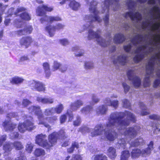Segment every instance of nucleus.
<instances>
[{
  "instance_id": "nucleus-1",
  "label": "nucleus",
  "mask_w": 160,
  "mask_h": 160,
  "mask_svg": "<svg viewBox=\"0 0 160 160\" xmlns=\"http://www.w3.org/2000/svg\"><path fill=\"white\" fill-rule=\"evenodd\" d=\"M130 120L135 123L136 120L135 116L129 111L112 112L110 114L108 122L105 125L107 131H105L103 129L102 124H98L95 127V130L91 132V136L94 137L101 135L104 132L107 139L111 141H113L118 137L117 133L113 130L116 124L118 123L117 127H126L129 125Z\"/></svg>"
},
{
  "instance_id": "nucleus-2",
  "label": "nucleus",
  "mask_w": 160,
  "mask_h": 160,
  "mask_svg": "<svg viewBox=\"0 0 160 160\" xmlns=\"http://www.w3.org/2000/svg\"><path fill=\"white\" fill-rule=\"evenodd\" d=\"M43 137L42 135H38L36 137V143L47 149H50L56 144L58 139L64 140L67 138L68 136L64 130L61 129L58 132H53L48 135V142L46 140H44Z\"/></svg>"
},
{
  "instance_id": "nucleus-3",
  "label": "nucleus",
  "mask_w": 160,
  "mask_h": 160,
  "mask_svg": "<svg viewBox=\"0 0 160 160\" xmlns=\"http://www.w3.org/2000/svg\"><path fill=\"white\" fill-rule=\"evenodd\" d=\"M100 33L101 31L100 30H98L96 32H94L92 30H89L88 36V39L91 40L93 38H96L98 43L101 46L104 47L107 46L109 42H106L105 40L101 38Z\"/></svg>"
},
{
  "instance_id": "nucleus-4",
  "label": "nucleus",
  "mask_w": 160,
  "mask_h": 160,
  "mask_svg": "<svg viewBox=\"0 0 160 160\" xmlns=\"http://www.w3.org/2000/svg\"><path fill=\"white\" fill-rule=\"evenodd\" d=\"M120 0H105L102 6V13L107 12V14L103 18L105 25L107 26L109 23V7L110 5L115 3L116 2H118Z\"/></svg>"
},
{
  "instance_id": "nucleus-5",
  "label": "nucleus",
  "mask_w": 160,
  "mask_h": 160,
  "mask_svg": "<svg viewBox=\"0 0 160 160\" xmlns=\"http://www.w3.org/2000/svg\"><path fill=\"white\" fill-rule=\"evenodd\" d=\"M98 4V2L94 0L90 2L89 10L94 14V16H93L92 15L86 16V17H88V19H91L90 21V23L93 21H96L100 22L101 21L100 17L98 16L99 12L96 9Z\"/></svg>"
},
{
  "instance_id": "nucleus-6",
  "label": "nucleus",
  "mask_w": 160,
  "mask_h": 160,
  "mask_svg": "<svg viewBox=\"0 0 160 160\" xmlns=\"http://www.w3.org/2000/svg\"><path fill=\"white\" fill-rule=\"evenodd\" d=\"M141 128L139 126H134L127 128L123 132L124 135L132 139L135 138L140 131Z\"/></svg>"
},
{
  "instance_id": "nucleus-7",
  "label": "nucleus",
  "mask_w": 160,
  "mask_h": 160,
  "mask_svg": "<svg viewBox=\"0 0 160 160\" xmlns=\"http://www.w3.org/2000/svg\"><path fill=\"white\" fill-rule=\"evenodd\" d=\"M26 10V9L23 7H19L14 12V14L16 16H19L22 20L28 21L31 20V16Z\"/></svg>"
},
{
  "instance_id": "nucleus-8",
  "label": "nucleus",
  "mask_w": 160,
  "mask_h": 160,
  "mask_svg": "<svg viewBox=\"0 0 160 160\" xmlns=\"http://www.w3.org/2000/svg\"><path fill=\"white\" fill-rule=\"evenodd\" d=\"M58 120V117L56 115L46 117H44V118H42L40 122H39L38 124L42 125L48 129H50L51 126L48 123L53 124Z\"/></svg>"
},
{
  "instance_id": "nucleus-9",
  "label": "nucleus",
  "mask_w": 160,
  "mask_h": 160,
  "mask_svg": "<svg viewBox=\"0 0 160 160\" xmlns=\"http://www.w3.org/2000/svg\"><path fill=\"white\" fill-rule=\"evenodd\" d=\"M64 27V25L62 24L58 23L55 26H52L51 25H48L45 28L46 30L48 31L50 36L51 37L53 36L54 34V32L56 30H60L62 29Z\"/></svg>"
},
{
  "instance_id": "nucleus-10",
  "label": "nucleus",
  "mask_w": 160,
  "mask_h": 160,
  "mask_svg": "<svg viewBox=\"0 0 160 160\" xmlns=\"http://www.w3.org/2000/svg\"><path fill=\"white\" fill-rule=\"evenodd\" d=\"M53 8L48 7L45 5H42V6H39L38 7L36 10L37 15L42 16L44 15H46L45 12H51L53 10Z\"/></svg>"
},
{
  "instance_id": "nucleus-11",
  "label": "nucleus",
  "mask_w": 160,
  "mask_h": 160,
  "mask_svg": "<svg viewBox=\"0 0 160 160\" xmlns=\"http://www.w3.org/2000/svg\"><path fill=\"white\" fill-rule=\"evenodd\" d=\"M28 109L31 112H33L37 116L39 122H40L42 118H44V115L42 113L40 106H32L30 107Z\"/></svg>"
},
{
  "instance_id": "nucleus-12",
  "label": "nucleus",
  "mask_w": 160,
  "mask_h": 160,
  "mask_svg": "<svg viewBox=\"0 0 160 160\" xmlns=\"http://www.w3.org/2000/svg\"><path fill=\"white\" fill-rule=\"evenodd\" d=\"M33 40L30 36H24L21 38L19 41L21 46H24L25 48H28L33 42Z\"/></svg>"
},
{
  "instance_id": "nucleus-13",
  "label": "nucleus",
  "mask_w": 160,
  "mask_h": 160,
  "mask_svg": "<svg viewBox=\"0 0 160 160\" xmlns=\"http://www.w3.org/2000/svg\"><path fill=\"white\" fill-rule=\"evenodd\" d=\"M132 70H129L127 72V75L128 79L130 80H132L134 86L136 88H138L141 84V80L138 77L135 76L132 77Z\"/></svg>"
},
{
  "instance_id": "nucleus-14",
  "label": "nucleus",
  "mask_w": 160,
  "mask_h": 160,
  "mask_svg": "<svg viewBox=\"0 0 160 160\" xmlns=\"http://www.w3.org/2000/svg\"><path fill=\"white\" fill-rule=\"evenodd\" d=\"M30 85L32 89H35L38 92H44L45 90L44 84L39 81L33 80Z\"/></svg>"
},
{
  "instance_id": "nucleus-15",
  "label": "nucleus",
  "mask_w": 160,
  "mask_h": 160,
  "mask_svg": "<svg viewBox=\"0 0 160 160\" xmlns=\"http://www.w3.org/2000/svg\"><path fill=\"white\" fill-rule=\"evenodd\" d=\"M61 18L59 16H48L45 15V17L41 18L40 21L41 23H43L45 22H47L48 23H52L53 22L61 21Z\"/></svg>"
},
{
  "instance_id": "nucleus-16",
  "label": "nucleus",
  "mask_w": 160,
  "mask_h": 160,
  "mask_svg": "<svg viewBox=\"0 0 160 160\" xmlns=\"http://www.w3.org/2000/svg\"><path fill=\"white\" fill-rule=\"evenodd\" d=\"M2 126L6 132L12 131L16 127L17 124L10 120H5L2 123Z\"/></svg>"
},
{
  "instance_id": "nucleus-17",
  "label": "nucleus",
  "mask_w": 160,
  "mask_h": 160,
  "mask_svg": "<svg viewBox=\"0 0 160 160\" xmlns=\"http://www.w3.org/2000/svg\"><path fill=\"white\" fill-rule=\"evenodd\" d=\"M154 148L153 142L152 141H151L148 145V147L147 148L141 150V156L146 157L149 155Z\"/></svg>"
},
{
  "instance_id": "nucleus-18",
  "label": "nucleus",
  "mask_w": 160,
  "mask_h": 160,
  "mask_svg": "<svg viewBox=\"0 0 160 160\" xmlns=\"http://www.w3.org/2000/svg\"><path fill=\"white\" fill-rule=\"evenodd\" d=\"M124 17L126 18L128 17H129L132 21L135 19L137 20H141L142 19V16L139 12H137L133 13L132 12H126L124 16Z\"/></svg>"
},
{
  "instance_id": "nucleus-19",
  "label": "nucleus",
  "mask_w": 160,
  "mask_h": 160,
  "mask_svg": "<svg viewBox=\"0 0 160 160\" xmlns=\"http://www.w3.org/2000/svg\"><path fill=\"white\" fill-rule=\"evenodd\" d=\"M107 155L110 159H114L117 156L116 149L112 147H109L107 151Z\"/></svg>"
},
{
  "instance_id": "nucleus-20",
  "label": "nucleus",
  "mask_w": 160,
  "mask_h": 160,
  "mask_svg": "<svg viewBox=\"0 0 160 160\" xmlns=\"http://www.w3.org/2000/svg\"><path fill=\"white\" fill-rule=\"evenodd\" d=\"M125 40V38L123 35L121 33L116 34L113 39L114 42L116 44L122 43Z\"/></svg>"
},
{
  "instance_id": "nucleus-21",
  "label": "nucleus",
  "mask_w": 160,
  "mask_h": 160,
  "mask_svg": "<svg viewBox=\"0 0 160 160\" xmlns=\"http://www.w3.org/2000/svg\"><path fill=\"white\" fill-rule=\"evenodd\" d=\"M127 57L124 55H121L118 57L117 60L113 61V63L115 64L117 62L122 65H125L127 62Z\"/></svg>"
},
{
  "instance_id": "nucleus-22",
  "label": "nucleus",
  "mask_w": 160,
  "mask_h": 160,
  "mask_svg": "<svg viewBox=\"0 0 160 160\" xmlns=\"http://www.w3.org/2000/svg\"><path fill=\"white\" fill-rule=\"evenodd\" d=\"M79 148V143L76 141L72 142L71 146L67 149L68 153L71 154L75 150V149H78Z\"/></svg>"
},
{
  "instance_id": "nucleus-23",
  "label": "nucleus",
  "mask_w": 160,
  "mask_h": 160,
  "mask_svg": "<svg viewBox=\"0 0 160 160\" xmlns=\"http://www.w3.org/2000/svg\"><path fill=\"white\" fill-rule=\"evenodd\" d=\"M154 63L153 62L149 61L148 65L146 66V73L147 75H150L152 74L154 71Z\"/></svg>"
},
{
  "instance_id": "nucleus-24",
  "label": "nucleus",
  "mask_w": 160,
  "mask_h": 160,
  "mask_svg": "<svg viewBox=\"0 0 160 160\" xmlns=\"http://www.w3.org/2000/svg\"><path fill=\"white\" fill-rule=\"evenodd\" d=\"M144 38L143 35L140 34H138L131 40V42L134 45H136L140 43Z\"/></svg>"
},
{
  "instance_id": "nucleus-25",
  "label": "nucleus",
  "mask_w": 160,
  "mask_h": 160,
  "mask_svg": "<svg viewBox=\"0 0 160 160\" xmlns=\"http://www.w3.org/2000/svg\"><path fill=\"white\" fill-rule=\"evenodd\" d=\"M24 81V79L21 77L15 76L11 78L10 82L12 84L18 85L22 83Z\"/></svg>"
},
{
  "instance_id": "nucleus-26",
  "label": "nucleus",
  "mask_w": 160,
  "mask_h": 160,
  "mask_svg": "<svg viewBox=\"0 0 160 160\" xmlns=\"http://www.w3.org/2000/svg\"><path fill=\"white\" fill-rule=\"evenodd\" d=\"M131 154L132 159L138 158L141 156V150L138 148L133 149L131 152Z\"/></svg>"
},
{
  "instance_id": "nucleus-27",
  "label": "nucleus",
  "mask_w": 160,
  "mask_h": 160,
  "mask_svg": "<svg viewBox=\"0 0 160 160\" xmlns=\"http://www.w3.org/2000/svg\"><path fill=\"white\" fill-rule=\"evenodd\" d=\"M27 130L31 131L36 128L32 122L29 119H27L23 122Z\"/></svg>"
},
{
  "instance_id": "nucleus-28",
  "label": "nucleus",
  "mask_w": 160,
  "mask_h": 160,
  "mask_svg": "<svg viewBox=\"0 0 160 160\" xmlns=\"http://www.w3.org/2000/svg\"><path fill=\"white\" fill-rule=\"evenodd\" d=\"M37 100L38 102H41L43 104H52L53 102V99L50 98H41L38 97Z\"/></svg>"
},
{
  "instance_id": "nucleus-29",
  "label": "nucleus",
  "mask_w": 160,
  "mask_h": 160,
  "mask_svg": "<svg viewBox=\"0 0 160 160\" xmlns=\"http://www.w3.org/2000/svg\"><path fill=\"white\" fill-rule=\"evenodd\" d=\"M83 105V102L82 101L80 100H78L71 104L70 108L72 109L75 108H78Z\"/></svg>"
},
{
  "instance_id": "nucleus-30",
  "label": "nucleus",
  "mask_w": 160,
  "mask_h": 160,
  "mask_svg": "<svg viewBox=\"0 0 160 160\" xmlns=\"http://www.w3.org/2000/svg\"><path fill=\"white\" fill-rule=\"evenodd\" d=\"M3 149L6 152L11 151L13 148L12 143L7 142L3 146Z\"/></svg>"
},
{
  "instance_id": "nucleus-31",
  "label": "nucleus",
  "mask_w": 160,
  "mask_h": 160,
  "mask_svg": "<svg viewBox=\"0 0 160 160\" xmlns=\"http://www.w3.org/2000/svg\"><path fill=\"white\" fill-rule=\"evenodd\" d=\"M139 105L140 108L142 109L141 115L142 116H144L148 114L149 113L146 110H147V108L143 102H139Z\"/></svg>"
},
{
  "instance_id": "nucleus-32",
  "label": "nucleus",
  "mask_w": 160,
  "mask_h": 160,
  "mask_svg": "<svg viewBox=\"0 0 160 160\" xmlns=\"http://www.w3.org/2000/svg\"><path fill=\"white\" fill-rule=\"evenodd\" d=\"M130 156V154L129 151L124 150L122 152L120 160H128Z\"/></svg>"
},
{
  "instance_id": "nucleus-33",
  "label": "nucleus",
  "mask_w": 160,
  "mask_h": 160,
  "mask_svg": "<svg viewBox=\"0 0 160 160\" xmlns=\"http://www.w3.org/2000/svg\"><path fill=\"white\" fill-rule=\"evenodd\" d=\"M69 6L72 9L76 10L80 7V4L78 2L73 0L70 2Z\"/></svg>"
},
{
  "instance_id": "nucleus-34",
  "label": "nucleus",
  "mask_w": 160,
  "mask_h": 160,
  "mask_svg": "<svg viewBox=\"0 0 160 160\" xmlns=\"http://www.w3.org/2000/svg\"><path fill=\"white\" fill-rule=\"evenodd\" d=\"M34 155L37 157H38L41 156H44L45 155V151L41 148H36L34 151Z\"/></svg>"
},
{
  "instance_id": "nucleus-35",
  "label": "nucleus",
  "mask_w": 160,
  "mask_h": 160,
  "mask_svg": "<svg viewBox=\"0 0 160 160\" xmlns=\"http://www.w3.org/2000/svg\"><path fill=\"white\" fill-rule=\"evenodd\" d=\"M94 160H108L107 157L102 153L98 154L94 156Z\"/></svg>"
},
{
  "instance_id": "nucleus-36",
  "label": "nucleus",
  "mask_w": 160,
  "mask_h": 160,
  "mask_svg": "<svg viewBox=\"0 0 160 160\" xmlns=\"http://www.w3.org/2000/svg\"><path fill=\"white\" fill-rule=\"evenodd\" d=\"M106 102L107 103V105L109 106H112L115 108H116L118 105V102L117 100H114L111 101L110 100H107Z\"/></svg>"
},
{
  "instance_id": "nucleus-37",
  "label": "nucleus",
  "mask_w": 160,
  "mask_h": 160,
  "mask_svg": "<svg viewBox=\"0 0 160 160\" xmlns=\"http://www.w3.org/2000/svg\"><path fill=\"white\" fill-rule=\"evenodd\" d=\"M144 57L143 54H141L136 55L133 58V60L136 63H138L141 61Z\"/></svg>"
},
{
  "instance_id": "nucleus-38",
  "label": "nucleus",
  "mask_w": 160,
  "mask_h": 160,
  "mask_svg": "<svg viewBox=\"0 0 160 160\" xmlns=\"http://www.w3.org/2000/svg\"><path fill=\"white\" fill-rule=\"evenodd\" d=\"M82 122V119L80 116L78 115L76 117V119L73 121V124L75 127L79 126Z\"/></svg>"
},
{
  "instance_id": "nucleus-39",
  "label": "nucleus",
  "mask_w": 160,
  "mask_h": 160,
  "mask_svg": "<svg viewBox=\"0 0 160 160\" xmlns=\"http://www.w3.org/2000/svg\"><path fill=\"white\" fill-rule=\"evenodd\" d=\"M13 147H14L17 150H20L23 148L20 142L15 141L12 143Z\"/></svg>"
},
{
  "instance_id": "nucleus-40",
  "label": "nucleus",
  "mask_w": 160,
  "mask_h": 160,
  "mask_svg": "<svg viewBox=\"0 0 160 160\" xmlns=\"http://www.w3.org/2000/svg\"><path fill=\"white\" fill-rule=\"evenodd\" d=\"M64 109V107L62 104H59L58 105L54 108L55 112L57 114H60L62 111Z\"/></svg>"
},
{
  "instance_id": "nucleus-41",
  "label": "nucleus",
  "mask_w": 160,
  "mask_h": 160,
  "mask_svg": "<svg viewBox=\"0 0 160 160\" xmlns=\"http://www.w3.org/2000/svg\"><path fill=\"white\" fill-rule=\"evenodd\" d=\"M98 112L101 114H105L107 110V108L104 105L99 106L98 108Z\"/></svg>"
},
{
  "instance_id": "nucleus-42",
  "label": "nucleus",
  "mask_w": 160,
  "mask_h": 160,
  "mask_svg": "<svg viewBox=\"0 0 160 160\" xmlns=\"http://www.w3.org/2000/svg\"><path fill=\"white\" fill-rule=\"evenodd\" d=\"M152 10L157 14L156 18L158 19L160 18V9L159 7L157 6H154L152 8Z\"/></svg>"
},
{
  "instance_id": "nucleus-43",
  "label": "nucleus",
  "mask_w": 160,
  "mask_h": 160,
  "mask_svg": "<svg viewBox=\"0 0 160 160\" xmlns=\"http://www.w3.org/2000/svg\"><path fill=\"white\" fill-rule=\"evenodd\" d=\"M142 140L141 138H137L135 140L132 141L131 143V146L132 147H137L141 145V142L139 141V140Z\"/></svg>"
},
{
  "instance_id": "nucleus-44",
  "label": "nucleus",
  "mask_w": 160,
  "mask_h": 160,
  "mask_svg": "<svg viewBox=\"0 0 160 160\" xmlns=\"http://www.w3.org/2000/svg\"><path fill=\"white\" fill-rule=\"evenodd\" d=\"M18 129L20 132L22 133H23L26 130H27L23 122L19 123L18 127Z\"/></svg>"
},
{
  "instance_id": "nucleus-45",
  "label": "nucleus",
  "mask_w": 160,
  "mask_h": 160,
  "mask_svg": "<svg viewBox=\"0 0 160 160\" xmlns=\"http://www.w3.org/2000/svg\"><path fill=\"white\" fill-rule=\"evenodd\" d=\"M61 66L62 64L56 61H54L52 67V71H55L58 69H59Z\"/></svg>"
},
{
  "instance_id": "nucleus-46",
  "label": "nucleus",
  "mask_w": 160,
  "mask_h": 160,
  "mask_svg": "<svg viewBox=\"0 0 160 160\" xmlns=\"http://www.w3.org/2000/svg\"><path fill=\"white\" fill-rule=\"evenodd\" d=\"M92 109V107L90 105H87L83 107L81 110V112L82 113L89 112Z\"/></svg>"
},
{
  "instance_id": "nucleus-47",
  "label": "nucleus",
  "mask_w": 160,
  "mask_h": 160,
  "mask_svg": "<svg viewBox=\"0 0 160 160\" xmlns=\"http://www.w3.org/2000/svg\"><path fill=\"white\" fill-rule=\"evenodd\" d=\"M53 108H51L45 109L44 111L45 115L46 116H49L52 115L54 113V112H53Z\"/></svg>"
},
{
  "instance_id": "nucleus-48",
  "label": "nucleus",
  "mask_w": 160,
  "mask_h": 160,
  "mask_svg": "<svg viewBox=\"0 0 160 160\" xmlns=\"http://www.w3.org/2000/svg\"><path fill=\"white\" fill-rule=\"evenodd\" d=\"M150 85V76H146L144 79L143 85L144 87L149 86Z\"/></svg>"
},
{
  "instance_id": "nucleus-49",
  "label": "nucleus",
  "mask_w": 160,
  "mask_h": 160,
  "mask_svg": "<svg viewBox=\"0 0 160 160\" xmlns=\"http://www.w3.org/2000/svg\"><path fill=\"white\" fill-rule=\"evenodd\" d=\"M23 29L25 35L30 34L32 32L33 30L31 26H27Z\"/></svg>"
},
{
  "instance_id": "nucleus-50",
  "label": "nucleus",
  "mask_w": 160,
  "mask_h": 160,
  "mask_svg": "<svg viewBox=\"0 0 160 160\" xmlns=\"http://www.w3.org/2000/svg\"><path fill=\"white\" fill-rule=\"evenodd\" d=\"M66 114L68 117L69 121H71L73 119L74 115L72 111L69 110H68L66 111Z\"/></svg>"
},
{
  "instance_id": "nucleus-51",
  "label": "nucleus",
  "mask_w": 160,
  "mask_h": 160,
  "mask_svg": "<svg viewBox=\"0 0 160 160\" xmlns=\"http://www.w3.org/2000/svg\"><path fill=\"white\" fill-rule=\"evenodd\" d=\"M127 4L128 8L131 9L134 7L136 4V3L132 0H128L127 2Z\"/></svg>"
},
{
  "instance_id": "nucleus-52",
  "label": "nucleus",
  "mask_w": 160,
  "mask_h": 160,
  "mask_svg": "<svg viewBox=\"0 0 160 160\" xmlns=\"http://www.w3.org/2000/svg\"><path fill=\"white\" fill-rule=\"evenodd\" d=\"M123 106L126 108L131 109V106L129 101L127 99L124 100L123 101Z\"/></svg>"
},
{
  "instance_id": "nucleus-53",
  "label": "nucleus",
  "mask_w": 160,
  "mask_h": 160,
  "mask_svg": "<svg viewBox=\"0 0 160 160\" xmlns=\"http://www.w3.org/2000/svg\"><path fill=\"white\" fill-rule=\"evenodd\" d=\"M160 27V22H158L153 24L151 27V28L152 31H155L158 30Z\"/></svg>"
},
{
  "instance_id": "nucleus-54",
  "label": "nucleus",
  "mask_w": 160,
  "mask_h": 160,
  "mask_svg": "<svg viewBox=\"0 0 160 160\" xmlns=\"http://www.w3.org/2000/svg\"><path fill=\"white\" fill-rule=\"evenodd\" d=\"M33 146L31 143L28 144L27 145L26 148V151L28 153H31L32 150Z\"/></svg>"
},
{
  "instance_id": "nucleus-55",
  "label": "nucleus",
  "mask_w": 160,
  "mask_h": 160,
  "mask_svg": "<svg viewBox=\"0 0 160 160\" xmlns=\"http://www.w3.org/2000/svg\"><path fill=\"white\" fill-rule=\"evenodd\" d=\"M59 119L60 122L61 124L64 123L66 121L67 119V116L66 113L61 115Z\"/></svg>"
},
{
  "instance_id": "nucleus-56",
  "label": "nucleus",
  "mask_w": 160,
  "mask_h": 160,
  "mask_svg": "<svg viewBox=\"0 0 160 160\" xmlns=\"http://www.w3.org/2000/svg\"><path fill=\"white\" fill-rule=\"evenodd\" d=\"M71 160H82V158L79 154H74L73 155Z\"/></svg>"
},
{
  "instance_id": "nucleus-57",
  "label": "nucleus",
  "mask_w": 160,
  "mask_h": 160,
  "mask_svg": "<svg viewBox=\"0 0 160 160\" xmlns=\"http://www.w3.org/2000/svg\"><path fill=\"white\" fill-rule=\"evenodd\" d=\"M146 48V45H143L138 47L135 51V53H138Z\"/></svg>"
},
{
  "instance_id": "nucleus-58",
  "label": "nucleus",
  "mask_w": 160,
  "mask_h": 160,
  "mask_svg": "<svg viewBox=\"0 0 160 160\" xmlns=\"http://www.w3.org/2000/svg\"><path fill=\"white\" fill-rule=\"evenodd\" d=\"M126 141L125 140L124 138H122L120 139V140L118 142V143L120 146L122 147H125L126 145Z\"/></svg>"
},
{
  "instance_id": "nucleus-59",
  "label": "nucleus",
  "mask_w": 160,
  "mask_h": 160,
  "mask_svg": "<svg viewBox=\"0 0 160 160\" xmlns=\"http://www.w3.org/2000/svg\"><path fill=\"white\" fill-rule=\"evenodd\" d=\"M42 66L44 71L50 70V65L48 62L43 63Z\"/></svg>"
},
{
  "instance_id": "nucleus-60",
  "label": "nucleus",
  "mask_w": 160,
  "mask_h": 160,
  "mask_svg": "<svg viewBox=\"0 0 160 160\" xmlns=\"http://www.w3.org/2000/svg\"><path fill=\"white\" fill-rule=\"evenodd\" d=\"M31 102L27 99H24L22 101V105L24 107H26L30 104Z\"/></svg>"
},
{
  "instance_id": "nucleus-61",
  "label": "nucleus",
  "mask_w": 160,
  "mask_h": 160,
  "mask_svg": "<svg viewBox=\"0 0 160 160\" xmlns=\"http://www.w3.org/2000/svg\"><path fill=\"white\" fill-rule=\"evenodd\" d=\"M7 139V135H3L0 137V147H1L3 142L5 141Z\"/></svg>"
},
{
  "instance_id": "nucleus-62",
  "label": "nucleus",
  "mask_w": 160,
  "mask_h": 160,
  "mask_svg": "<svg viewBox=\"0 0 160 160\" xmlns=\"http://www.w3.org/2000/svg\"><path fill=\"white\" fill-rule=\"evenodd\" d=\"M132 48L131 45L130 44H129L127 45L124 46L123 48L124 50L126 52H129L131 50Z\"/></svg>"
},
{
  "instance_id": "nucleus-63",
  "label": "nucleus",
  "mask_w": 160,
  "mask_h": 160,
  "mask_svg": "<svg viewBox=\"0 0 160 160\" xmlns=\"http://www.w3.org/2000/svg\"><path fill=\"white\" fill-rule=\"evenodd\" d=\"M153 40L156 42H160V35L159 34H154Z\"/></svg>"
},
{
  "instance_id": "nucleus-64",
  "label": "nucleus",
  "mask_w": 160,
  "mask_h": 160,
  "mask_svg": "<svg viewBox=\"0 0 160 160\" xmlns=\"http://www.w3.org/2000/svg\"><path fill=\"white\" fill-rule=\"evenodd\" d=\"M160 86V79H156L154 82L153 87L155 88Z\"/></svg>"
}]
</instances>
